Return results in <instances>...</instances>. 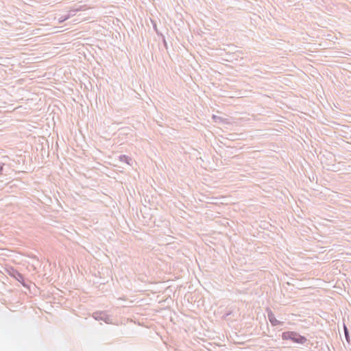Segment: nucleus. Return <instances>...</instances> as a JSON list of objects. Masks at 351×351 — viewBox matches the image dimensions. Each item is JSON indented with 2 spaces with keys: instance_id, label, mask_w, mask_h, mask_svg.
Here are the masks:
<instances>
[{
  "instance_id": "nucleus-1",
  "label": "nucleus",
  "mask_w": 351,
  "mask_h": 351,
  "mask_svg": "<svg viewBox=\"0 0 351 351\" xmlns=\"http://www.w3.org/2000/svg\"><path fill=\"white\" fill-rule=\"evenodd\" d=\"M282 338L283 340H291L294 343L301 344L304 343L306 341V339L304 337L293 331L284 332L282 334Z\"/></svg>"
},
{
  "instance_id": "nucleus-2",
  "label": "nucleus",
  "mask_w": 351,
  "mask_h": 351,
  "mask_svg": "<svg viewBox=\"0 0 351 351\" xmlns=\"http://www.w3.org/2000/svg\"><path fill=\"white\" fill-rule=\"evenodd\" d=\"M268 317L271 324L273 326H277L280 324V322L275 317L272 313H269Z\"/></svg>"
},
{
  "instance_id": "nucleus-3",
  "label": "nucleus",
  "mask_w": 351,
  "mask_h": 351,
  "mask_svg": "<svg viewBox=\"0 0 351 351\" xmlns=\"http://www.w3.org/2000/svg\"><path fill=\"white\" fill-rule=\"evenodd\" d=\"M344 331H345L346 337L347 340L348 341V329L346 326H344Z\"/></svg>"
}]
</instances>
